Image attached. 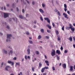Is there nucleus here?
I'll return each mask as SVG.
<instances>
[{"label": "nucleus", "instance_id": "7ed1b4c3", "mask_svg": "<svg viewBox=\"0 0 75 75\" xmlns=\"http://www.w3.org/2000/svg\"><path fill=\"white\" fill-rule=\"evenodd\" d=\"M8 64H11V65H12V66H13V65H14V62H13L11 61H8Z\"/></svg>", "mask_w": 75, "mask_h": 75}, {"label": "nucleus", "instance_id": "1a4fd4ad", "mask_svg": "<svg viewBox=\"0 0 75 75\" xmlns=\"http://www.w3.org/2000/svg\"><path fill=\"white\" fill-rule=\"evenodd\" d=\"M41 67H42V64L41 63V62H40L39 64V67H38L39 69H40Z\"/></svg>", "mask_w": 75, "mask_h": 75}, {"label": "nucleus", "instance_id": "b1692460", "mask_svg": "<svg viewBox=\"0 0 75 75\" xmlns=\"http://www.w3.org/2000/svg\"><path fill=\"white\" fill-rule=\"evenodd\" d=\"M57 59V60H59V57L58 55H56Z\"/></svg>", "mask_w": 75, "mask_h": 75}, {"label": "nucleus", "instance_id": "412c9836", "mask_svg": "<svg viewBox=\"0 0 75 75\" xmlns=\"http://www.w3.org/2000/svg\"><path fill=\"white\" fill-rule=\"evenodd\" d=\"M71 71H73V66H71L70 67V70Z\"/></svg>", "mask_w": 75, "mask_h": 75}, {"label": "nucleus", "instance_id": "2f4dec72", "mask_svg": "<svg viewBox=\"0 0 75 75\" xmlns=\"http://www.w3.org/2000/svg\"><path fill=\"white\" fill-rule=\"evenodd\" d=\"M26 34L27 35H29L30 34V33L28 32H26Z\"/></svg>", "mask_w": 75, "mask_h": 75}, {"label": "nucleus", "instance_id": "a211bd4d", "mask_svg": "<svg viewBox=\"0 0 75 75\" xmlns=\"http://www.w3.org/2000/svg\"><path fill=\"white\" fill-rule=\"evenodd\" d=\"M3 52H4L5 54H7V51L5 50V49L3 50Z\"/></svg>", "mask_w": 75, "mask_h": 75}, {"label": "nucleus", "instance_id": "f704fd0d", "mask_svg": "<svg viewBox=\"0 0 75 75\" xmlns=\"http://www.w3.org/2000/svg\"><path fill=\"white\" fill-rule=\"evenodd\" d=\"M29 43H30V44H33V41H32L29 40Z\"/></svg>", "mask_w": 75, "mask_h": 75}, {"label": "nucleus", "instance_id": "39448f33", "mask_svg": "<svg viewBox=\"0 0 75 75\" xmlns=\"http://www.w3.org/2000/svg\"><path fill=\"white\" fill-rule=\"evenodd\" d=\"M12 36V35H11L8 34H7V38L8 39H10Z\"/></svg>", "mask_w": 75, "mask_h": 75}, {"label": "nucleus", "instance_id": "79ce46f5", "mask_svg": "<svg viewBox=\"0 0 75 75\" xmlns=\"http://www.w3.org/2000/svg\"><path fill=\"white\" fill-rule=\"evenodd\" d=\"M6 28H7V29H9L10 27H9V26L7 25L6 26Z\"/></svg>", "mask_w": 75, "mask_h": 75}, {"label": "nucleus", "instance_id": "864d4df0", "mask_svg": "<svg viewBox=\"0 0 75 75\" xmlns=\"http://www.w3.org/2000/svg\"><path fill=\"white\" fill-rule=\"evenodd\" d=\"M26 17H28V14H26Z\"/></svg>", "mask_w": 75, "mask_h": 75}, {"label": "nucleus", "instance_id": "f257e3e1", "mask_svg": "<svg viewBox=\"0 0 75 75\" xmlns=\"http://www.w3.org/2000/svg\"><path fill=\"white\" fill-rule=\"evenodd\" d=\"M52 52H51V54L52 57H54V55H55V51L54 49H52Z\"/></svg>", "mask_w": 75, "mask_h": 75}, {"label": "nucleus", "instance_id": "393cba45", "mask_svg": "<svg viewBox=\"0 0 75 75\" xmlns=\"http://www.w3.org/2000/svg\"><path fill=\"white\" fill-rule=\"evenodd\" d=\"M55 33L57 34V35H58V34H59V33L58 32V30H56Z\"/></svg>", "mask_w": 75, "mask_h": 75}, {"label": "nucleus", "instance_id": "6ab92c4d", "mask_svg": "<svg viewBox=\"0 0 75 75\" xmlns=\"http://www.w3.org/2000/svg\"><path fill=\"white\" fill-rule=\"evenodd\" d=\"M63 66L64 68L65 69V68H67L66 64H63Z\"/></svg>", "mask_w": 75, "mask_h": 75}, {"label": "nucleus", "instance_id": "a18cd8bd", "mask_svg": "<svg viewBox=\"0 0 75 75\" xmlns=\"http://www.w3.org/2000/svg\"><path fill=\"white\" fill-rule=\"evenodd\" d=\"M25 58L26 59H27V55H26L25 56Z\"/></svg>", "mask_w": 75, "mask_h": 75}, {"label": "nucleus", "instance_id": "5701e85b", "mask_svg": "<svg viewBox=\"0 0 75 75\" xmlns=\"http://www.w3.org/2000/svg\"><path fill=\"white\" fill-rule=\"evenodd\" d=\"M69 40H70V41H72V38L71 37H70L69 38Z\"/></svg>", "mask_w": 75, "mask_h": 75}, {"label": "nucleus", "instance_id": "6e6d98bb", "mask_svg": "<svg viewBox=\"0 0 75 75\" xmlns=\"http://www.w3.org/2000/svg\"><path fill=\"white\" fill-rule=\"evenodd\" d=\"M47 33H50V30H47Z\"/></svg>", "mask_w": 75, "mask_h": 75}, {"label": "nucleus", "instance_id": "0eeeda50", "mask_svg": "<svg viewBox=\"0 0 75 75\" xmlns=\"http://www.w3.org/2000/svg\"><path fill=\"white\" fill-rule=\"evenodd\" d=\"M63 15L64 16V17H65V18H66L67 19H68V18H69L68 17V15H67V14H65V13H63Z\"/></svg>", "mask_w": 75, "mask_h": 75}, {"label": "nucleus", "instance_id": "f3484780", "mask_svg": "<svg viewBox=\"0 0 75 75\" xmlns=\"http://www.w3.org/2000/svg\"><path fill=\"white\" fill-rule=\"evenodd\" d=\"M45 71V68H43L41 69V72L42 73H43L44 72V71Z\"/></svg>", "mask_w": 75, "mask_h": 75}, {"label": "nucleus", "instance_id": "4be33fe9", "mask_svg": "<svg viewBox=\"0 0 75 75\" xmlns=\"http://www.w3.org/2000/svg\"><path fill=\"white\" fill-rule=\"evenodd\" d=\"M42 37L41 36V35H39L38 36V39H39V40H40V39H41L42 38Z\"/></svg>", "mask_w": 75, "mask_h": 75}, {"label": "nucleus", "instance_id": "3c124183", "mask_svg": "<svg viewBox=\"0 0 75 75\" xmlns=\"http://www.w3.org/2000/svg\"><path fill=\"white\" fill-rule=\"evenodd\" d=\"M13 60H16L17 59V58L16 57H15L13 58Z\"/></svg>", "mask_w": 75, "mask_h": 75}, {"label": "nucleus", "instance_id": "338daca9", "mask_svg": "<svg viewBox=\"0 0 75 75\" xmlns=\"http://www.w3.org/2000/svg\"><path fill=\"white\" fill-rule=\"evenodd\" d=\"M74 70H75V65H74Z\"/></svg>", "mask_w": 75, "mask_h": 75}, {"label": "nucleus", "instance_id": "49530a36", "mask_svg": "<svg viewBox=\"0 0 75 75\" xmlns=\"http://www.w3.org/2000/svg\"><path fill=\"white\" fill-rule=\"evenodd\" d=\"M57 40L58 41H60V40H61V38H60L59 37H58L57 38Z\"/></svg>", "mask_w": 75, "mask_h": 75}, {"label": "nucleus", "instance_id": "8fccbe9b", "mask_svg": "<svg viewBox=\"0 0 75 75\" xmlns=\"http://www.w3.org/2000/svg\"><path fill=\"white\" fill-rule=\"evenodd\" d=\"M32 4L33 5H34L35 4V2L34 1H33L32 2Z\"/></svg>", "mask_w": 75, "mask_h": 75}, {"label": "nucleus", "instance_id": "2eb2a0df", "mask_svg": "<svg viewBox=\"0 0 75 75\" xmlns=\"http://www.w3.org/2000/svg\"><path fill=\"white\" fill-rule=\"evenodd\" d=\"M20 62H16V65H18V67H20Z\"/></svg>", "mask_w": 75, "mask_h": 75}, {"label": "nucleus", "instance_id": "e2e57ef3", "mask_svg": "<svg viewBox=\"0 0 75 75\" xmlns=\"http://www.w3.org/2000/svg\"><path fill=\"white\" fill-rule=\"evenodd\" d=\"M46 73H45L43 74V75H46Z\"/></svg>", "mask_w": 75, "mask_h": 75}, {"label": "nucleus", "instance_id": "72a5a7b5", "mask_svg": "<svg viewBox=\"0 0 75 75\" xmlns=\"http://www.w3.org/2000/svg\"><path fill=\"white\" fill-rule=\"evenodd\" d=\"M45 62L46 64H47L48 63H49V62H48V61L47 60H45Z\"/></svg>", "mask_w": 75, "mask_h": 75}, {"label": "nucleus", "instance_id": "052dcab7", "mask_svg": "<svg viewBox=\"0 0 75 75\" xmlns=\"http://www.w3.org/2000/svg\"><path fill=\"white\" fill-rule=\"evenodd\" d=\"M30 47H31V46L29 45L28 46V48H30Z\"/></svg>", "mask_w": 75, "mask_h": 75}, {"label": "nucleus", "instance_id": "473e14b6", "mask_svg": "<svg viewBox=\"0 0 75 75\" xmlns=\"http://www.w3.org/2000/svg\"><path fill=\"white\" fill-rule=\"evenodd\" d=\"M8 48H9L10 49V50H12V48L11 47V46H8Z\"/></svg>", "mask_w": 75, "mask_h": 75}, {"label": "nucleus", "instance_id": "ea45409f", "mask_svg": "<svg viewBox=\"0 0 75 75\" xmlns=\"http://www.w3.org/2000/svg\"><path fill=\"white\" fill-rule=\"evenodd\" d=\"M22 11L23 13H24V11H25V10H24V9H22Z\"/></svg>", "mask_w": 75, "mask_h": 75}, {"label": "nucleus", "instance_id": "4c0bfd02", "mask_svg": "<svg viewBox=\"0 0 75 75\" xmlns=\"http://www.w3.org/2000/svg\"><path fill=\"white\" fill-rule=\"evenodd\" d=\"M40 20H41V21H43V18H42V17H40Z\"/></svg>", "mask_w": 75, "mask_h": 75}, {"label": "nucleus", "instance_id": "9d476101", "mask_svg": "<svg viewBox=\"0 0 75 75\" xmlns=\"http://www.w3.org/2000/svg\"><path fill=\"white\" fill-rule=\"evenodd\" d=\"M39 11L40 13H44V11L42 10V9H39Z\"/></svg>", "mask_w": 75, "mask_h": 75}, {"label": "nucleus", "instance_id": "680f3d73", "mask_svg": "<svg viewBox=\"0 0 75 75\" xmlns=\"http://www.w3.org/2000/svg\"><path fill=\"white\" fill-rule=\"evenodd\" d=\"M1 9L2 10H3V7H1Z\"/></svg>", "mask_w": 75, "mask_h": 75}, {"label": "nucleus", "instance_id": "f8f14e48", "mask_svg": "<svg viewBox=\"0 0 75 75\" xmlns=\"http://www.w3.org/2000/svg\"><path fill=\"white\" fill-rule=\"evenodd\" d=\"M56 53L57 54H58L59 55L60 54H61V52H60V51L58 50H56Z\"/></svg>", "mask_w": 75, "mask_h": 75}, {"label": "nucleus", "instance_id": "dca6fc26", "mask_svg": "<svg viewBox=\"0 0 75 75\" xmlns=\"http://www.w3.org/2000/svg\"><path fill=\"white\" fill-rule=\"evenodd\" d=\"M70 28L72 31H75V29L74 28H72V27H70Z\"/></svg>", "mask_w": 75, "mask_h": 75}, {"label": "nucleus", "instance_id": "4d7b16f0", "mask_svg": "<svg viewBox=\"0 0 75 75\" xmlns=\"http://www.w3.org/2000/svg\"><path fill=\"white\" fill-rule=\"evenodd\" d=\"M6 8L5 6H4V10H6Z\"/></svg>", "mask_w": 75, "mask_h": 75}, {"label": "nucleus", "instance_id": "7c9ffc66", "mask_svg": "<svg viewBox=\"0 0 75 75\" xmlns=\"http://www.w3.org/2000/svg\"><path fill=\"white\" fill-rule=\"evenodd\" d=\"M10 52L11 54H12L13 53V52L11 50H10Z\"/></svg>", "mask_w": 75, "mask_h": 75}, {"label": "nucleus", "instance_id": "423d86ee", "mask_svg": "<svg viewBox=\"0 0 75 75\" xmlns=\"http://www.w3.org/2000/svg\"><path fill=\"white\" fill-rule=\"evenodd\" d=\"M64 11L66 12L67 11V5L65 4H64Z\"/></svg>", "mask_w": 75, "mask_h": 75}, {"label": "nucleus", "instance_id": "13d9d810", "mask_svg": "<svg viewBox=\"0 0 75 75\" xmlns=\"http://www.w3.org/2000/svg\"><path fill=\"white\" fill-rule=\"evenodd\" d=\"M33 27L34 28H36V26H35V25H34L33 26Z\"/></svg>", "mask_w": 75, "mask_h": 75}, {"label": "nucleus", "instance_id": "c03bdc74", "mask_svg": "<svg viewBox=\"0 0 75 75\" xmlns=\"http://www.w3.org/2000/svg\"><path fill=\"white\" fill-rule=\"evenodd\" d=\"M62 29V30H63V31H64V26H63Z\"/></svg>", "mask_w": 75, "mask_h": 75}, {"label": "nucleus", "instance_id": "603ef678", "mask_svg": "<svg viewBox=\"0 0 75 75\" xmlns=\"http://www.w3.org/2000/svg\"><path fill=\"white\" fill-rule=\"evenodd\" d=\"M60 49L61 50H62H62H63V47H61V48H60Z\"/></svg>", "mask_w": 75, "mask_h": 75}, {"label": "nucleus", "instance_id": "c756f323", "mask_svg": "<svg viewBox=\"0 0 75 75\" xmlns=\"http://www.w3.org/2000/svg\"><path fill=\"white\" fill-rule=\"evenodd\" d=\"M42 6L43 8H44V7H45V4H42Z\"/></svg>", "mask_w": 75, "mask_h": 75}, {"label": "nucleus", "instance_id": "37998d69", "mask_svg": "<svg viewBox=\"0 0 75 75\" xmlns=\"http://www.w3.org/2000/svg\"><path fill=\"white\" fill-rule=\"evenodd\" d=\"M3 64H4V63L3 62H2L1 64V67H3Z\"/></svg>", "mask_w": 75, "mask_h": 75}, {"label": "nucleus", "instance_id": "a19ab883", "mask_svg": "<svg viewBox=\"0 0 75 75\" xmlns=\"http://www.w3.org/2000/svg\"><path fill=\"white\" fill-rule=\"evenodd\" d=\"M52 25H53V26L54 27H55V23H52Z\"/></svg>", "mask_w": 75, "mask_h": 75}, {"label": "nucleus", "instance_id": "bf43d9fd", "mask_svg": "<svg viewBox=\"0 0 75 75\" xmlns=\"http://www.w3.org/2000/svg\"><path fill=\"white\" fill-rule=\"evenodd\" d=\"M56 3L58 5L59 4L58 3V2L57 1H56Z\"/></svg>", "mask_w": 75, "mask_h": 75}, {"label": "nucleus", "instance_id": "aec40b11", "mask_svg": "<svg viewBox=\"0 0 75 75\" xmlns=\"http://www.w3.org/2000/svg\"><path fill=\"white\" fill-rule=\"evenodd\" d=\"M40 30L41 32L42 33H44V29H41Z\"/></svg>", "mask_w": 75, "mask_h": 75}, {"label": "nucleus", "instance_id": "de8ad7c7", "mask_svg": "<svg viewBox=\"0 0 75 75\" xmlns=\"http://www.w3.org/2000/svg\"><path fill=\"white\" fill-rule=\"evenodd\" d=\"M52 69L53 71H55V67H53Z\"/></svg>", "mask_w": 75, "mask_h": 75}, {"label": "nucleus", "instance_id": "9b49d317", "mask_svg": "<svg viewBox=\"0 0 75 75\" xmlns=\"http://www.w3.org/2000/svg\"><path fill=\"white\" fill-rule=\"evenodd\" d=\"M46 26L47 27L49 28V29L51 30V26L48 25H46Z\"/></svg>", "mask_w": 75, "mask_h": 75}, {"label": "nucleus", "instance_id": "e433bc0d", "mask_svg": "<svg viewBox=\"0 0 75 75\" xmlns=\"http://www.w3.org/2000/svg\"><path fill=\"white\" fill-rule=\"evenodd\" d=\"M16 9L17 11H18V12L19 11V9H18V8L17 7L16 8Z\"/></svg>", "mask_w": 75, "mask_h": 75}, {"label": "nucleus", "instance_id": "09e8293b", "mask_svg": "<svg viewBox=\"0 0 75 75\" xmlns=\"http://www.w3.org/2000/svg\"><path fill=\"white\" fill-rule=\"evenodd\" d=\"M32 69L33 72H34V67H33Z\"/></svg>", "mask_w": 75, "mask_h": 75}, {"label": "nucleus", "instance_id": "c9c22d12", "mask_svg": "<svg viewBox=\"0 0 75 75\" xmlns=\"http://www.w3.org/2000/svg\"><path fill=\"white\" fill-rule=\"evenodd\" d=\"M36 53L37 55H39V52L38 51H36Z\"/></svg>", "mask_w": 75, "mask_h": 75}, {"label": "nucleus", "instance_id": "a878e982", "mask_svg": "<svg viewBox=\"0 0 75 75\" xmlns=\"http://www.w3.org/2000/svg\"><path fill=\"white\" fill-rule=\"evenodd\" d=\"M57 14H58V16H61V13H60L59 11L57 12Z\"/></svg>", "mask_w": 75, "mask_h": 75}, {"label": "nucleus", "instance_id": "c85d7f7f", "mask_svg": "<svg viewBox=\"0 0 75 75\" xmlns=\"http://www.w3.org/2000/svg\"><path fill=\"white\" fill-rule=\"evenodd\" d=\"M66 28L67 30H70V27H66Z\"/></svg>", "mask_w": 75, "mask_h": 75}, {"label": "nucleus", "instance_id": "5fc2aeb1", "mask_svg": "<svg viewBox=\"0 0 75 75\" xmlns=\"http://www.w3.org/2000/svg\"><path fill=\"white\" fill-rule=\"evenodd\" d=\"M67 13H68V14H70V12H69V11H67Z\"/></svg>", "mask_w": 75, "mask_h": 75}, {"label": "nucleus", "instance_id": "774afa93", "mask_svg": "<svg viewBox=\"0 0 75 75\" xmlns=\"http://www.w3.org/2000/svg\"><path fill=\"white\" fill-rule=\"evenodd\" d=\"M73 46L74 48H75V44L73 45Z\"/></svg>", "mask_w": 75, "mask_h": 75}, {"label": "nucleus", "instance_id": "20e7f679", "mask_svg": "<svg viewBox=\"0 0 75 75\" xmlns=\"http://www.w3.org/2000/svg\"><path fill=\"white\" fill-rule=\"evenodd\" d=\"M44 19L45 20H47L48 23H50V19L48 18H45Z\"/></svg>", "mask_w": 75, "mask_h": 75}, {"label": "nucleus", "instance_id": "6e6552de", "mask_svg": "<svg viewBox=\"0 0 75 75\" xmlns=\"http://www.w3.org/2000/svg\"><path fill=\"white\" fill-rule=\"evenodd\" d=\"M11 68V67H10V66H6V67H5V70H6V71H8V68Z\"/></svg>", "mask_w": 75, "mask_h": 75}, {"label": "nucleus", "instance_id": "bb28decb", "mask_svg": "<svg viewBox=\"0 0 75 75\" xmlns=\"http://www.w3.org/2000/svg\"><path fill=\"white\" fill-rule=\"evenodd\" d=\"M44 68H45V69H48L49 68L48 67H44Z\"/></svg>", "mask_w": 75, "mask_h": 75}, {"label": "nucleus", "instance_id": "ddd939ff", "mask_svg": "<svg viewBox=\"0 0 75 75\" xmlns=\"http://www.w3.org/2000/svg\"><path fill=\"white\" fill-rule=\"evenodd\" d=\"M30 49L29 48H28L27 50V51L28 52V54H30Z\"/></svg>", "mask_w": 75, "mask_h": 75}, {"label": "nucleus", "instance_id": "f03ea898", "mask_svg": "<svg viewBox=\"0 0 75 75\" xmlns=\"http://www.w3.org/2000/svg\"><path fill=\"white\" fill-rule=\"evenodd\" d=\"M4 17L5 18H7V17H8V14H9L7 13H4Z\"/></svg>", "mask_w": 75, "mask_h": 75}, {"label": "nucleus", "instance_id": "69168bd1", "mask_svg": "<svg viewBox=\"0 0 75 75\" xmlns=\"http://www.w3.org/2000/svg\"><path fill=\"white\" fill-rule=\"evenodd\" d=\"M23 3L24 4H26V2H24V1H23Z\"/></svg>", "mask_w": 75, "mask_h": 75}, {"label": "nucleus", "instance_id": "4468645a", "mask_svg": "<svg viewBox=\"0 0 75 75\" xmlns=\"http://www.w3.org/2000/svg\"><path fill=\"white\" fill-rule=\"evenodd\" d=\"M19 17L20 18H21V19H23V18H24V17L23 16L21 15H19Z\"/></svg>", "mask_w": 75, "mask_h": 75}, {"label": "nucleus", "instance_id": "0e129e2a", "mask_svg": "<svg viewBox=\"0 0 75 75\" xmlns=\"http://www.w3.org/2000/svg\"><path fill=\"white\" fill-rule=\"evenodd\" d=\"M49 63H46L47 64V66H49V64H48Z\"/></svg>", "mask_w": 75, "mask_h": 75}, {"label": "nucleus", "instance_id": "cd10ccee", "mask_svg": "<svg viewBox=\"0 0 75 75\" xmlns=\"http://www.w3.org/2000/svg\"><path fill=\"white\" fill-rule=\"evenodd\" d=\"M45 37L46 39H50V37L48 36H45Z\"/></svg>", "mask_w": 75, "mask_h": 75}, {"label": "nucleus", "instance_id": "58836bf2", "mask_svg": "<svg viewBox=\"0 0 75 75\" xmlns=\"http://www.w3.org/2000/svg\"><path fill=\"white\" fill-rule=\"evenodd\" d=\"M64 53H67V52H68V50H64Z\"/></svg>", "mask_w": 75, "mask_h": 75}]
</instances>
